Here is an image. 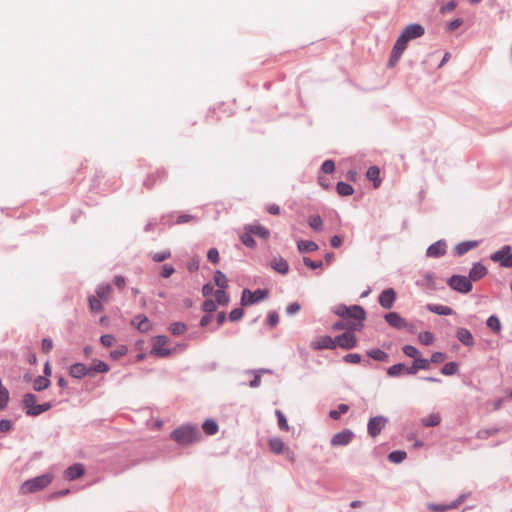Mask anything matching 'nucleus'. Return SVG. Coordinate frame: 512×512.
<instances>
[{
	"instance_id": "1",
	"label": "nucleus",
	"mask_w": 512,
	"mask_h": 512,
	"mask_svg": "<svg viewBox=\"0 0 512 512\" xmlns=\"http://www.w3.org/2000/svg\"><path fill=\"white\" fill-rule=\"evenodd\" d=\"M202 437L199 428L192 424H183L173 430L170 438L179 445L186 446L198 442Z\"/></svg>"
},
{
	"instance_id": "2",
	"label": "nucleus",
	"mask_w": 512,
	"mask_h": 512,
	"mask_svg": "<svg viewBox=\"0 0 512 512\" xmlns=\"http://www.w3.org/2000/svg\"><path fill=\"white\" fill-rule=\"evenodd\" d=\"M22 406L27 416L36 417L50 410L53 404L50 401L37 404V396L33 393H26L22 398Z\"/></svg>"
},
{
	"instance_id": "3",
	"label": "nucleus",
	"mask_w": 512,
	"mask_h": 512,
	"mask_svg": "<svg viewBox=\"0 0 512 512\" xmlns=\"http://www.w3.org/2000/svg\"><path fill=\"white\" fill-rule=\"evenodd\" d=\"M53 480V476L49 473L36 476L34 478L26 480L22 486V493H34L47 487Z\"/></svg>"
},
{
	"instance_id": "4",
	"label": "nucleus",
	"mask_w": 512,
	"mask_h": 512,
	"mask_svg": "<svg viewBox=\"0 0 512 512\" xmlns=\"http://www.w3.org/2000/svg\"><path fill=\"white\" fill-rule=\"evenodd\" d=\"M447 285L452 290L462 294H468L473 289V285L469 277L458 274H454L450 278H448Z\"/></svg>"
},
{
	"instance_id": "5",
	"label": "nucleus",
	"mask_w": 512,
	"mask_h": 512,
	"mask_svg": "<svg viewBox=\"0 0 512 512\" xmlns=\"http://www.w3.org/2000/svg\"><path fill=\"white\" fill-rule=\"evenodd\" d=\"M269 296V291L267 289H256L255 291H251L249 289H244L241 295V305L242 306H250L254 305L260 301L265 300Z\"/></svg>"
},
{
	"instance_id": "6",
	"label": "nucleus",
	"mask_w": 512,
	"mask_h": 512,
	"mask_svg": "<svg viewBox=\"0 0 512 512\" xmlns=\"http://www.w3.org/2000/svg\"><path fill=\"white\" fill-rule=\"evenodd\" d=\"M490 259L498 263L500 267L512 268V247L510 245L502 246L490 255Z\"/></svg>"
},
{
	"instance_id": "7",
	"label": "nucleus",
	"mask_w": 512,
	"mask_h": 512,
	"mask_svg": "<svg viewBox=\"0 0 512 512\" xmlns=\"http://www.w3.org/2000/svg\"><path fill=\"white\" fill-rule=\"evenodd\" d=\"M408 42H409V40H407V38L401 33L393 46V49H392V52H391V55H390V58L388 61L389 67H394L396 65V63L400 60L403 52L407 48Z\"/></svg>"
},
{
	"instance_id": "8",
	"label": "nucleus",
	"mask_w": 512,
	"mask_h": 512,
	"mask_svg": "<svg viewBox=\"0 0 512 512\" xmlns=\"http://www.w3.org/2000/svg\"><path fill=\"white\" fill-rule=\"evenodd\" d=\"M169 342V338L166 335H157L153 339L151 354L165 358L171 355L172 350L169 348H164V345H166Z\"/></svg>"
},
{
	"instance_id": "9",
	"label": "nucleus",
	"mask_w": 512,
	"mask_h": 512,
	"mask_svg": "<svg viewBox=\"0 0 512 512\" xmlns=\"http://www.w3.org/2000/svg\"><path fill=\"white\" fill-rule=\"evenodd\" d=\"M388 423V418L382 415L371 417L367 424L368 435L377 437Z\"/></svg>"
},
{
	"instance_id": "10",
	"label": "nucleus",
	"mask_w": 512,
	"mask_h": 512,
	"mask_svg": "<svg viewBox=\"0 0 512 512\" xmlns=\"http://www.w3.org/2000/svg\"><path fill=\"white\" fill-rule=\"evenodd\" d=\"M386 322L393 328L398 330H412V325L406 321L399 313L389 312L384 315Z\"/></svg>"
},
{
	"instance_id": "11",
	"label": "nucleus",
	"mask_w": 512,
	"mask_h": 512,
	"mask_svg": "<svg viewBox=\"0 0 512 512\" xmlns=\"http://www.w3.org/2000/svg\"><path fill=\"white\" fill-rule=\"evenodd\" d=\"M336 346L349 350L356 346L357 338L351 331L344 332L335 337Z\"/></svg>"
},
{
	"instance_id": "12",
	"label": "nucleus",
	"mask_w": 512,
	"mask_h": 512,
	"mask_svg": "<svg viewBox=\"0 0 512 512\" xmlns=\"http://www.w3.org/2000/svg\"><path fill=\"white\" fill-rule=\"evenodd\" d=\"M354 436H355V434L352 430L344 429V430L333 435V437L331 438L330 444L334 447L347 446L352 441Z\"/></svg>"
},
{
	"instance_id": "13",
	"label": "nucleus",
	"mask_w": 512,
	"mask_h": 512,
	"mask_svg": "<svg viewBox=\"0 0 512 512\" xmlns=\"http://www.w3.org/2000/svg\"><path fill=\"white\" fill-rule=\"evenodd\" d=\"M447 243L444 239H440L431 244L426 250V256L429 258H439L446 254Z\"/></svg>"
},
{
	"instance_id": "14",
	"label": "nucleus",
	"mask_w": 512,
	"mask_h": 512,
	"mask_svg": "<svg viewBox=\"0 0 512 512\" xmlns=\"http://www.w3.org/2000/svg\"><path fill=\"white\" fill-rule=\"evenodd\" d=\"M424 33H425L424 27L418 23L409 24L402 31V34L409 41L422 37L424 35Z\"/></svg>"
},
{
	"instance_id": "15",
	"label": "nucleus",
	"mask_w": 512,
	"mask_h": 512,
	"mask_svg": "<svg viewBox=\"0 0 512 512\" xmlns=\"http://www.w3.org/2000/svg\"><path fill=\"white\" fill-rule=\"evenodd\" d=\"M396 300V292L392 288L385 289L381 292L378 298L380 306L384 309L392 308Z\"/></svg>"
},
{
	"instance_id": "16",
	"label": "nucleus",
	"mask_w": 512,
	"mask_h": 512,
	"mask_svg": "<svg viewBox=\"0 0 512 512\" xmlns=\"http://www.w3.org/2000/svg\"><path fill=\"white\" fill-rule=\"evenodd\" d=\"M457 340L463 344L465 347H473L474 344H475V339H474V336L472 335V333L467 329V328H464V327H458L456 329V334H455Z\"/></svg>"
},
{
	"instance_id": "17",
	"label": "nucleus",
	"mask_w": 512,
	"mask_h": 512,
	"mask_svg": "<svg viewBox=\"0 0 512 512\" xmlns=\"http://www.w3.org/2000/svg\"><path fill=\"white\" fill-rule=\"evenodd\" d=\"M131 325L141 333H147L152 328V323L149 318L143 314H139L131 321Z\"/></svg>"
},
{
	"instance_id": "18",
	"label": "nucleus",
	"mask_w": 512,
	"mask_h": 512,
	"mask_svg": "<svg viewBox=\"0 0 512 512\" xmlns=\"http://www.w3.org/2000/svg\"><path fill=\"white\" fill-rule=\"evenodd\" d=\"M488 273L487 268L481 262H475L469 270L468 277L473 281H478L484 278Z\"/></svg>"
},
{
	"instance_id": "19",
	"label": "nucleus",
	"mask_w": 512,
	"mask_h": 512,
	"mask_svg": "<svg viewBox=\"0 0 512 512\" xmlns=\"http://www.w3.org/2000/svg\"><path fill=\"white\" fill-rule=\"evenodd\" d=\"M311 347L314 350L334 349L336 347L335 338L332 339L328 335L321 336L317 341L311 343Z\"/></svg>"
},
{
	"instance_id": "20",
	"label": "nucleus",
	"mask_w": 512,
	"mask_h": 512,
	"mask_svg": "<svg viewBox=\"0 0 512 512\" xmlns=\"http://www.w3.org/2000/svg\"><path fill=\"white\" fill-rule=\"evenodd\" d=\"M69 374L71 377L75 379H82L85 376L90 377L89 367H87L84 363H74L69 368Z\"/></svg>"
},
{
	"instance_id": "21",
	"label": "nucleus",
	"mask_w": 512,
	"mask_h": 512,
	"mask_svg": "<svg viewBox=\"0 0 512 512\" xmlns=\"http://www.w3.org/2000/svg\"><path fill=\"white\" fill-rule=\"evenodd\" d=\"M85 472L84 466L81 463H74L65 470V478L73 481L80 478Z\"/></svg>"
},
{
	"instance_id": "22",
	"label": "nucleus",
	"mask_w": 512,
	"mask_h": 512,
	"mask_svg": "<svg viewBox=\"0 0 512 512\" xmlns=\"http://www.w3.org/2000/svg\"><path fill=\"white\" fill-rule=\"evenodd\" d=\"M346 318H352L358 321H363L366 318V311L360 305L349 306Z\"/></svg>"
},
{
	"instance_id": "23",
	"label": "nucleus",
	"mask_w": 512,
	"mask_h": 512,
	"mask_svg": "<svg viewBox=\"0 0 512 512\" xmlns=\"http://www.w3.org/2000/svg\"><path fill=\"white\" fill-rule=\"evenodd\" d=\"M478 246V242L475 240L463 241L457 244L454 248V254L456 256H462L470 250L476 248Z\"/></svg>"
},
{
	"instance_id": "24",
	"label": "nucleus",
	"mask_w": 512,
	"mask_h": 512,
	"mask_svg": "<svg viewBox=\"0 0 512 512\" xmlns=\"http://www.w3.org/2000/svg\"><path fill=\"white\" fill-rule=\"evenodd\" d=\"M426 308L428 311L441 316H449L454 314V310L451 307L445 305L428 304Z\"/></svg>"
},
{
	"instance_id": "25",
	"label": "nucleus",
	"mask_w": 512,
	"mask_h": 512,
	"mask_svg": "<svg viewBox=\"0 0 512 512\" xmlns=\"http://www.w3.org/2000/svg\"><path fill=\"white\" fill-rule=\"evenodd\" d=\"M245 230L248 231L249 233H252L253 235L259 236L263 239H268L270 237V231L266 227L261 226V225H257V224L247 225L245 227Z\"/></svg>"
},
{
	"instance_id": "26",
	"label": "nucleus",
	"mask_w": 512,
	"mask_h": 512,
	"mask_svg": "<svg viewBox=\"0 0 512 512\" xmlns=\"http://www.w3.org/2000/svg\"><path fill=\"white\" fill-rule=\"evenodd\" d=\"M271 267H272V269H274L275 271H277L278 273H280L282 275H286L289 272V264L282 257L274 258L271 261Z\"/></svg>"
},
{
	"instance_id": "27",
	"label": "nucleus",
	"mask_w": 512,
	"mask_h": 512,
	"mask_svg": "<svg viewBox=\"0 0 512 512\" xmlns=\"http://www.w3.org/2000/svg\"><path fill=\"white\" fill-rule=\"evenodd\" d=\"M297 248L301 253H312L318 250V245L312 240H299L297 242Z\"/></svg>"
},
{
	"instance_id": "28",
	"label": "nucleus",
	"mask_w": 512,
	"mask_h": 512,
	"mask_svg": "<svg viewBox=\"0 0 512 512\" xmlns=\"http://www.w3.org/2000/svg\"><path fill=\"white\" fill-rule=\"evenodd\" d=\"M109 369L110 367L106 362L97 360L89 366L90 377H94L97 373H107Z\"/></svg>"
},
{
	"instance_id": "29",
	"label": "nucleus",
	"mask_w": 512,
	"mask_h": 512,
	"mask_svg": "<svg viewBox=\"0 0 512 512\" xmlns=\"http://www.w3.org/2000/svg\"><path fill=\"white\" fill-rule=\"evenodd\" d=\"M418 286H425L429 289H436L435 274L433 272H426L421 280L416 282Z\"/></svg>"
},
{
	"instance_id": "30",
	"label": "nucleus",
	"mask_w": 512,
	"mask_h": 512,
	"mask_svg": "<svg viewBox=\"0 0 512 512\" xmlns=\"http://www.w3.org/2000/svg\"><path fill=\"white\" fill-rule=\"evenodd\" d=\"M167 177V173L164 170L157 171L155 174H151L145 181L144 186L147 189H152L156 183V179L163 180Z\"/></svg>"
},
{
	"instance_id": "31",
	"label": "nucleus",
	"mask_w": 512,
	"mask_h": 512,
	"mask_svg": "<svg viewBox=\"0 0 512 512\" xmlns=\"http://www.w3.org/2000/svg\"><path fill=\"white\" fill-rule=\"evenodd\" d=\"M366 353L370 358H372L375 361L385 362L389 359L388 353L379 348L368 350Z\"/></svg>"
},
{
	"instance_id": "32",
	"label": "nucleus",
	"mask_w": 512,
	"mask_h": 512,
	"mask_svg": "<svg viewBox=\"0 0 512 512\" xmlns=\"http://www.w3.org/2000/svg\"><path fill=\"white\" fill-rule=\"evenodd\" d=\"M380 170L377 166H371L368 168L366 172V177L368 180L373 181L374 187H379L381 183V179L379 178Z\"/></svg>"
},
{
	"instance_id": "33",
	"label": "nucleus",
	"mask_w": 512,
	"mask_h": 512,
	"mask_svg": "<svg viewBox=\"0 0 512 512\" xmlns=\"http://www.w3.org/2000/svg\"><path fill=\"white\" fill-rule=\"evenodd\" d=\"M51 385V381L47 377L38 376L34 379L33 389L37 392H41L47 389Z\"/></svg>"
},
{
	"instance_id": "34",
	"label": "nucleus",
	"mask_w": 512,
	"mask_h": 512,
	"mask_svg": "<svg viewBox=\"0 0 512 512\" xmlns=\"http://www.w3.org/2000/svg\"><path fill=\"white\" fill-rule=\"evenodd\" d=\"M270 370L268 369H257V370H249L248 373H253L254 378L249 382V386L251 388H257L261 384V374L263 373H269Z\"/></svg>"
},
{
	"instance_id": "35",
	"label": "nucleus",
	"mask_w": 512,
	"mask_h": 512,
	"mask_svg": "<svg viewBox=\"0 0 512 512\" xmlns=\"http://www.w3.org/2000/svg\"><path fill=\"white\" fill-rule=\"evenodd\" d=\"M337 193L340 196H350L354 193V188L349 183L339 181L336 185Z\"/></svg>"
},
{
	"instance_id": "36",
	"label": "nucleus",
	"mask_w": 512,
	"mask_h": 512,
	"mask_svg": "<svg viewBox=\"0 0 512 512\" xmlns=\"http://www.w3.org/2000/svg\"><path fill=\"white\" fill-rule=\"evenodd\" d=\"M268 445L269 449L274 454H281L284 448V442L278 437H273L269 439Z\"/></svg>"
},
{
	"instance_id": "37",
	"label": "nucleus",
	"mask_w": 512,
	"mask_h": 512,
	"mask_svg": "<svg viewBox=\"0 0 512 512\" xmlns=\"http://www.w3.org/2000/svg\"><path fill=\"white\" fill-rule=\"evenodd\" d=\"M218 428L217 422L213 419H206L202 425L203 431L210 436L216 434L218 432Z\"/></svg>"
},
{
	"instance_id": "38",
	"label": "nucleus",
	"mask_w": 512,
	"mask_h": 512,
	"mask_svg": "<svg viewBox=\"0 0 512 512\" xmlns=\"http://www.w3.org/2000/svg\"><path fill=\"white\" fill-rule=\"evenodd\" d=\"M486 325L489 329H491L494 333H500L502 329L501 322L496 315H491L486 320Z\"/></svg>"
},
{
	"instance_id": "39",
	"label": "nucleus",
	"mask_w": 512,
	"mask_h": 512,
	"mask_svg": "<svg viewBox=\"0 0 512 512\" xmlns=\"http://www.w3.org/2000/svg\"><path fill=\"white\" fill-rule=\"evenodd\" d=\"M459 372V365L458 363L451 361L447 362L442 368L441 373L446 376H452Z\"/></svg>"
},
{
	"instance_id": "40",
	"label": "nucleus",
	"mask_w": 512,
	"mask_h": 512,
	"mask_svg": "<svg viewBox=\"0 0 512 512\" xmlns=\"http://www.w3.org/2000/svg\"><path fill=\"white\" fill-rule=\"evenodd\" d=\"M214 282H215L216 286L219 289H226L228 287L227 277L220 270L215 271V273H214Z\"/></svg>"
},
{
	"instance_id": "41",
	"label": "nucleus",
	"mask_w": 512,
	"mask_h": 512,
	"mask_svg": "<svg viewBox=\"0 0 512 512\" xmlns=\"http://www.w3.org/2000/svg\"><path fill=\"white\" fill-rule=\"evenodd\" d=\"M441 418L439 414L433 413L425 418H422L421 422L425 427H435L440 424Z\"/></svg>"
},
{
	"instance_id": "42",
	"label": "nucleus",
	"mask_w": 512,
	"mask_h": 512,
	"mask_svg": "<svg viewBox=\"0 0 512 512\" xmlns=\"http://www.w3.org/2000/svg\"><path fill=\"white\" fill-rule=\"evenodd\" d=\"M406 366L403 363H397L387 369V374L391 377H400L405 372Z\"/></svg>"
},
{
	"instance_id": "43",
	"label": "nucleus",
	"mask_w": 512,
	"mask_h": 512,
	"mask_svg": "<svg viewBox=\"0 0 512 512\" xmlns=\"http://www.w3.org/2000/svg\"><path fill=\"white\" fill-rule=\"evenodd\" d=\"M407 456V453L403 450H395L388 454V460L392 463L399 464Z\"/></svg>"
},
{
	"instance_id": "44",
	"label": "nucleus",
	"mask_w": 512,
	"mask_h": 512,
	"mask_svg": "<svg viewBox=\"0 0 512 512\" xmlns=\"http://www.w3.org/2000/svg\"><path fill=\"white\" fill-rule=\"evenodd\" d=\"M308 224L314 231L319 232L323 229V220L320 215L310 216L308 219Z\"/></svg>"
},
{
	"instance_id": "45",
	"label": "nucleus",
	"mask_w": 512,
	"mask_h": 512,
	"mask_svg": "<svg viewBox=\"0 0 512 512\" xmlns=\"http://www.w3.org/2000/svg\"><path fill=\"white\" fill-rule=\"evenodd\" d=\"M111 290H112V287L110 284H100L96 288V297L101 300H105V299H107Z\"/></svg>"
},
{
	"instance_id": "46",
	"label": "nucleus",
	"mask_w": 512,
	"mask_h": 512,
	"mask_svg": "<svg viewBox=\"0 0 512 512\" xmlns=\"http://www.w3.org/2000/svg\"><path fill=\"white\" fill-rule=\"evenodd\" d=\"M169 330L173 335L180 336L187 331V325L184 322H174L170 325Z\"/></svg>"
},
{
	"instance_id": "47",
	"label": "nucleus",
	"mask_w": 512,
	"mask_h": 512,
	"mask_svg": "<svg viewBox=\"0 0 512 512\" xmlns=\"http://www.w3.org/2000/svg\"><path fill=\"white\" fill-rule=\"evenodd\" d=\"M349 410V406L347 404H339L337 409L331 410L329 412V416L333 420H338L342 414L347 413Z\"/></svg>"
},
{
	"instance_id": "48",
	"label": "nucleus",
	"mask_w": 512,
	"mask_h": 512,
	"mask_svg": "<svg viewBox=\"0 0 512 512\" xmlns=\"http://www.w3.org/2000/svg\"><path fill=\"white\" fill-rule=\"evenodd\" d=\"M499 431H500V429L497 427L481 429L476 433V438L484 440L490 436H494V435L498 434Z\"/></svg>"
},
{
	"instance_id": "49",
	"label": "nucleus",
	"mask_w": 512,
	"mask_h": 512,
	"mask_svg": "<svg viewBox=\"0 0 512 512\" xmlns=\"http://www.w3.org/2000/svg\"><path fill=\"white\" fill-rule=\"evenodd\" d=\"M216 303L219 305H227L230 301L229 295L225 292V289H218L215 291Z\"/></svg>"
},
{
	"instance_id": "50",
	"label": "nucleus",
	"mask_w": 512,
	"mask_h": 512,
	"mask_svg": "<svg viewBox=\"0 0 512 512\" xmlns=\"http://www.w3.org/2000/svg\"><path fill=\"white\" fill-rule=\"evenodd\" d=\"M89 307L92 312L98 313L103 310V305L101 303V299L97 298L96 296H89Z\"/></svg>"
},
{
	"instance_id": "51",
	"label": "nucleus",
	"mask_w": 512,
	"mask_h": 512,
	"mask_svg": "<svg viewBox=\"0 0 512 512\" xmlns=\"http://www.w3.org/2000/svg\"><path fill=\"white\" fill-rule=\"evenodd\" d=\"M128 352V348L126 345H119L116 349L110 352V357L113 360H119L121 357L125 356Z\"/></svg>"
},
{
	"instance_id": "52",
	"label": "nucleus",
	"mask_w": 512,
	"mask_h": 512,
	"mask_svg": "<svg viewBox=\"0 0 512 512\" xmlns=\"http://www.w3.org/2000/svg\"><path fill=\"white\" fill-rule=\"evenodd\" d=\"M275 414H276L277 419H278V426H279V428L281 430L288 431L289 430V425H288V422H287V419H286V416L284 415V413L281 410H276Z\"/></svg>"
},
{
	"instance_id": "53",
	"label": "nucleus",
	"mask_w": 512,
	"mask_h": 512,
	"mask_svg": "<svg viewBox=\"0 0 512 512\" xmlns=\"http://www.w3.org/2000/svg\"><path fill=\"white\" fill-rule=\"evenodd\" d=\"M252 233H249L248 231H246L244 234L241 235L240 239L242 241V243L248 247V248H255L256 246V241L254 240V238L252 237Z\"/></svg>"
},
{
	"instance_id": "54",
	"label": "nucleus",
	"mask_w": 512,
	"mask_h": 512,
	"mask_svg": "<svg viewBox=\"0 0 512 512\" xmlns=\"http://www.w3.org/2000/svg\"><path fill=\"white\" fill-rule=\"evenodd\" d=\"M402 351L403 353L410 357V358H413L414 360L420 356V352L419 350L415 347V346H412V345H405L403 348H402Z\"/></svg>"
},
{
	"instance_id": "55",
	"label": "nucleus",
	"mask_w": 512,
	"mask_h": 512,
	"mask_svg": "<svg viewBox=\"0 0 512 512\" xmlns=\"http://www.w3.org/2000/svg\"><path fill=\"white\" fill-rule=\"evenodd\" d=\"M217 309V303L216 301L212 299H206L202 304V310L206 312L207 314H210Z\"/></svg>"
},
{
	"instance_id": "56",
	"label": "nucleus",
	"mask_w": 512,
	"mask_h": 512,
	"mask_svg": "<svg viewBox=\"0 0 512 512\" xmlns=\"http://www.w3.org/2000/svg\"><path fill=\"white\" fill-rule=\"evenodd\" d=\"M419 341L423 345H430L434 341V335L429 331L422 332L419 334Z\"/></svg>"
},
{
	"instance_id": "57",
	"label": "nucleus",
	"mask_w": 512,
	"mask_h": 512,
	"mask_svg": "<svg viewBox=\"0 0 512 512\" xmlns=\"http://www.w3.org/2000/svg\"><path fill=\"white\" fill-rule=\"evenodd\" d=\"M9 402V391L7 388H3L0 390V411L4 410L7 407Z\"/></svg>"
},
{
	"instance_id": "58",
	"label": "nucleus",
	"mask_w": 512,
	"mask_h": 512,
	"mask_svg": "<svg viewBox=\"0 0 512 512\" xmlns=\"http://www.w3.org/2000/svg\"><path fill=\"white\" fill-rule=\"evenodd\" d=\"M244 315L243 308H234L229 313V320L232 322L239 321Z\"/></svg>"
},
{
	"instance_id": "59",
	"label": "nucleus",
	"mask_w": 512,
	"mask_h": 512,
	"mask_svg": "<svg viewBox=\"0 0 512 512\" xmlns=\"http://www.w3.org/2000/svg\"><path fill=\"white\" fill-rule=\"evenodd\" d=\"M171 257V251L170 250H164L162 252L155 253L152 256V259L154 262L160 263L165 261L166 259Z\"/></svg>"
},
{
	"instance_id": "60",
	"label": "nucleus",
	"mask_w": 512,
	"mask_h": 512,
	"mask_svg": "<svg viewBox=\"0 0 512 512\" xmlns=\"http://www.w3.org/2000/svg\"><path fill=\"white\" fill-rule=\"evenodd\" d=\"M301 310V305L298 302H292L287 305L285 312L288 316H294Z\"/></svg>"
},
{
	"instance_id": "61",
	"label": "nucleus",
	"mask_w": 512,
	"mask_h": 512,
	"mask_svg": "<svg viewBox=\"0 0 512 512\" xmlns=\"http://www.w3.org/2000/svg\"><path fill=\"white\" fill-rule=\"evenodd\" d=\"M335 170V163L333 160H325L321 165V171L325 174H331Z\"/></svg>"
},
{
	"instance_id": "62",
	"label": "nucleus",
	"mask_w": 512,
	"mask_h": 512,
	"mask_svg": "<svg viewBox=\"0 0 512 512\" xmlns=\"http://www.w3.org/2000/svg\"><path fill=\"white\" fill-rule=\"evenodd\" d=\"M428 508L434 512H446L448 510H452V507H450L449 504H436L432 503L428 505Z\"/></svg>"
},
{
	"instance_id": "63",
	"label": "nucleus",
	"mask_w": 512,
	"mask_h": 512,
	"mask_svg": "<svg viewBox=\"0 0 512 512\" xmlns=\"http://www.w3.org/2000/svg\"><path fill=\"white\" fill-rule=\"evenodd\" d=\"M303 263L305 266H307L308 268H310L312 270L319 269L323 266L322 261H314V260H311L309 257H304Z\"/></svg>"
},
{
	"instance_id": "64",
	"label": "nucleus",
	"mask_w": 512,
	"mask_h": 512,
	"mask_svg": "<svg viewBox=\"0 0 512 512\" xmlns=\"http://www.w3.org/2000/svg\"><path fill=\"white\" fill-rule=\"evenodd\" d=\"M279 322V315L276 311H270L267 315V323L270 327H275Z\"/></svg>"
}]
</instances>
